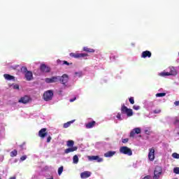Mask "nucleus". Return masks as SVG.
<instances>
[{"instance_id": "393cba45", "label": "nucleus", "mask_w": 179, "mask_h": 179, "mask_svg": "<svg viewBox=\"0 0 179 179\" xmlns=\"http://www.w3.org/2000/svg\"><path fill=\"white\" fill-rule=\"evenodd\" d=\"M73 164H78V163H79V157H78L77 155L73 156Z\"/></svg>"}, {"instance_id": "423d86ee", "label": "nucleus", "mask_w": 179, "mask_h": 179, "mask_svg": "<svg viewBox=\"0 0 179 179\" xmlns=\"http://www.w3.org/2000/svg\"><path fill=\"white\" fill-rule=\"evenodd\" d=\"M59 76H52L51 78H46L45 79V83H57L59 82Z\"/></svg>"}, {"instance_id": "c85d7f7f", "label": "nucleus", "mask_w": 179, "mask_h": 179, "mask_svg": "<svg viewBox=\"0 0 179 179\" xmlns=\"http://www.w3.org/2000/svg\"><path fill=\"white\" fill-rule=\"evenodd\" d=\"M162 113V109L160 108H157L153 110L154 114H160Z\"/></svg>"}, {"instance_id": "39448f33", "label": "nucleus", "mask_w": 179, "mask_h": 179, "mask_svg": "<svg viewBox=\"0 0 179 179\" xmlns=\"http://www.w3.org/2000/svg\"><path fill=\"white\" fill-rule=\"evenodd\" d=\"M121 113L122 114H127V117H132L134 115L132 109L127 108L125 106H122Z\"/></svg>"}, {"instance_id": "a19ab883", "label": "nucleus", "mask_w": 179, "mask_h": 179, "mask_svg": "<svg viewBox=\"0 0 179 179\" xmlns=\"http://www.w3.org/2000/svg\"><path fill=\"white\" fill-rule=\"evenodd\" d=\"M63 65H67V66H69V63L66 61H63Z\"/></svg>"}, {"instance_id": "4468645a", "label": "nucleus", "mask_w": 179, "mask_h": 179, "mask_svg": "<svg viewBox=\"0 0 179 179\" xmlns=\"http://www.w3.org/2000/svg\"><path fill=\"white\" fill-rule=\"evenodd\" d=\"M26 80H33V73L31 71H27L24 74Z\"/></svg>"}, {"instance_id": "37998d69", "label": "nucleus", "mask_w": 179, "mask_h": 179, "mask_svg": "<svg viewBox=\"0 0 179 179\" xmlns=\"http://www.w3.org/2000/svg\"><path fill=\"white\" fill-rule=\"evenodd\" d=\"M110 61H114V59H115V56L114 55L110 56Z\"/></svg>"}, {"instance_id": "8fccbe9b", "label": "nucleus", "mask_w": 179, "mask_h": 179, "mask_svg": "<svg viewBox=\"0 0 179 179\" xmlns=\"http://www.w3.org/2000/svg\"><path fill=\"white\" fill-rule=\"evenodd\" d=\"M0 179H1V176H0Z\"/></svg>"}, {"instance_id": "f704fd0d", "label": "nucleus", "mask_w": 179, "mask_h": 179, "mask_svg": "<svg viewBox=\"0 0 179 179\" xmlns=\"http://www.w3.org/2000/svg\"><path fill=\"white\" fill-rule=\"evenodd\" d=\"M129 101L131 104H135V100L134 99V97H132V96L129 99Z\"/></svg>"}, {"instance_id": "72a5a7b5", "label": "nucleus", "mask_w": 179, "mask_h": 179, "mask_svg": "<svg viewBox=\"0 0 179 179\" xmlns=\"http://www.w3.org/2000/svg\"><path fill=\"white\" fill-rule=\"evenodd\" d=\"M21 72H23V73H26V72H29V71H27V68L23 66L21 68Z\"/></svg>"}, {"instance_id": "f3484780", "label": "nucleus", "mask_w": 179, "mask_h": 179, "mask_svg": "<svg viewBox=\"0 0 179 179\" xmlns=\"http://www.w3.org/2000/svg\"><path fill=\"white\" fill-rule=\"evenodd\" d=\"M38 136L41 138H45V136H47V129H41L38 132Z\"/></svg>"}, {"instance_id": "c9c22d12", "label": "nucleus", "mask_w": 179, "mask_h": 179, "mask_svg": "<svg viewBox=\"0 0 179 179\" xmlns=\"http://www.w3.org/2000/svg\"><path fill=\"white\" fill-rule=\"evenodd\" d=\"M173 173H174L175 174H179V167H175V168L173 169Z\"/></svg>"}, {"instance_id": "6ab92c4d", "label": "nucleus", "mask_w": 179, "mask_h": 179, "mask_svg": "<svg viewBox=\"0 0 179 179\" xmlns=\"http://www.w3.org/2000/svg\"><path fill=\"white\" fill-rule=\"evenodd\" d=\"M115 151H108L104 154L105 157H113L115 155Z\"/></svg>"}, {"instance_id": "2eb2a0df", "label": "nucleus", "mask_w": 179, "mask_h": 179, "mask_svg": "<svg viewBox=\"0 0 179 179\" xmlns=\"http://www.w3.org/2000/svg\"><path fill=\"white\" fill-rule=\"evenodd\" d=\"M90 176H92V173L90 171H84L80 173V178L83 179L89 178V177H90Z\"/></svg>"}, {"instance_id": "c756f323", "label": "nucleus", "mask_w": 179, "mask_h": 179, "mask_svg": "<svg viewBox=\"0 0 179 179\" xmlns=\"http://www.w3.org/2000/svg\"><path fill=\"white\" fill-rule=\"evenodd\" d=\"M15 156H17V150H14L10 152V157H15Z\"/></svg>"}, {"instance_id": "473e14b6", "label": "nucleus", "mask_w": 179, "mask_h": 179, "mask_svg": "<svg viewBox=\"0 0 179 179\" xmlns=\"http://www.w3.org/2000/svg\"><path fill=\"white\" fill-rule=\"evenodd\" d=\"M172 157H173V159H179V154L177 152H173L172 154Z\"/></svg>"}, {"instance_id": "dca6fc26", "label": "nucleus", "mask_w": 179, "mask_h": 179, "mask_svg": "<svg viewBox=\"0 0 179 179\" xmlns=\"http://www.w3.org/2000/svg\"><path fill=\"white\" fill-rule=\"evenodd\" d=\"M41 71L42 72H45V73H48V72H50L51 71V69H50V67L45 64H41Z\"/></svg>"}, {"instance_id": "ddd939ff", "label": "nucleus", "mask_w": 179, "mask_h": 179, "mask_svg": "<svg viewBox=\"0 0 179 179\" xmlns=\"http://www.w3.org/2000/svg\"><path fill=\"white\" fill-rule=\"evenodd\" d=\"M141 58H150L152 57V52L149 50L143 51L141 55Z\"/></svg>"}, {"instance_id": "aec40b11", "label": "nucleus", "mask_w": 179, "mask_h": 179, "mask_svg": "<svg viewBox=\"0 0 179 179\" xmlns=\"http://www.w3.org/2000/svg\"><path fill=\"white\" fill-rule=\"evenodd\" d=\"M94 125H96V122L92 121V122H90L87 124H86L85 127L87 129H90V128H93V127H94Z\"/></svg>"}, {"instance_id": "09e8293b", "label": "nucleus", "mask_w": 179, "mask_h": 179, "mask_svg": "<svg viewBox=\"0 0 179 179\" xmlns=\"http://www.w3.org/2000/svg\"><path fill=\"white\" fill-rule=\"evenodd\" d=\"M9 179H16V177L15 176H13L11 178H10Z\"/></svg>"}, {"instance_id": "ea45409f", "label": "nucleus", "mask_w": 179, "mask_h": 179, "mask_svg": "<svg viewBox=\"0 0 179 179\" xmlns=\"http://www.w3.org/2000/svg\"><path fill=\"white\" fill-rule=\"evenodd\" d=\"M152 178V176H145L144 178H143L142 179H151Z\"/></svg>"}, {"instance_id": "5701e85b", "label": "nucleus", "mask_w": 179, "mask_h": 179, "mask_svg": "<svg viewBox=\"0 0 179 179\" xmlns=\"http://www.w3.org/2000/svg\"><path fill=\"white\" fill-rule=\"evenodd\" d=\"M73 145H75V142L72 140H69L66 142V145L68 146V148H75V146H73Z\"/></svg>"}, {"instance_id": "79ce46f5", "label": "nucleus", "mask_w": 179, "mask_h": 179, "mask_svg": "<svg viewBox=\"0 0 179 179\" xmlns=\"http://www.w3.org/2000/svg\"><path fill=\"white\" fill-rule=\"evenodd\" d=\"M128 141H129L128 138H124V139L122 140V143H128Z\"/></svg>"}, {"instance_id": "2f4dec72", "label": "nucleus", "mask_w": 179, "mask_h": 179, "mask_svg": "<svg viewBox=\"0 0 179 179\" xmlns=\"http://www.w3.org/2000/svg\"><path fill=\"white\" fill-rule=\"evenodd\" d=\"M156 97H164L166 96V93L162 92V93H157L156 94Z\"/></svg>"}, {"instance_id": "7c9ffc66", "label": "nucleus", "mask_w": 179, "mask_h": 179, "mask_svg": "<svg viewBox=\"0 0 179 179\" xmlns=\"http://www.w3.org/2000/svg\"><path fill=\"white\" fill-rule=\"evenodd\" d=\"M116 118L119 120V121H122L124 120V117L121 115V113H118L116 115Z\"/></svg>"}, {"instance_id": "f03ea898", "label": "nucleus", "mask_w": 179, "mask_h": 179, "mask_svg": "<svg viewBox=\"0 0 179 179\" xmlns=\"http://www.w3.org/2000/svg\"><path fill=\"white\" fill-rule=\"evenodd\" d=\"M52 97H54V91L51 90L45 92L43 94V99L45 101H50L52 100Z\"/></svg>"}, {"instance_id": "b1692460", "label": "nucleus", "mask_w": 179, "mask_h": 179, "mask_svg": "<svg viewBox=\"0 0 179 179\" xmlns=\"http://www.w3.org/2000/svg\"><path fill=\"white\" fill-rule=\"evenodd\" d=\"M83 51H85V52H91V53H93V52H95L94 49L90 48L88 47H84L83 48Z\"/></svg>"}, {"instance_id": "a18cd8bd", "label": "nucleus", "mask_w": 179, "mask_h": 179, "mask_svg": "<svg viewBox=\"0 0 179 179\" xmlns=\"http://www.w3.org/2000/svg\"><path fill=\"white\" fill-rule=\"evenodd\" d=\"M47 142H48V143L51 142V137H50V136H49V137L47 138Z\"/></svg>"}, {"instance_id": "de8ad7c7", "label": "nucleus", "mask_w": 179, "mask_h": 179, "mask_svg": "<svg viewBox=\"0 0 179 179\" xmlns=\"http://www.w3.org/2000/svg\"><path fill=\"white\" fill-rule=\"evenodd\" d=\"M46 179H54V176H50L49 177L46 178Z\"/></svg>"}, {"instance_id": "412c9836", "label": "nucleus", "mask_w": 179, "mask_h": 179, "mask_svg": "<svg viewBox=\"0 0 179 179\" xmlns=\"http://www.w3.org/2000/svg\"><path fill=\"white\" fill-rule=\"evenodd\" d=\"M3 77L6 79V80H15V77L9 74H4Z\"/></svg>"}, {"instance_id": "1a4fd4ad", "label": "nucleus", "mask_w": 179, "mask_h": 179, "mask_svg": "<svg viewBox=\"0 0 179 179\" xmlns=\"http://www.w3.org/2000/svg\"><path fill=\"white\" fill-rule=\"evenodd\" d=\"M70 57L73 58H85V57H87V54L86 53H70Z\"/></svg>"}, {"instance_id": "9b49d317", "label": "nucleus", "mask_w": 179, "mask_h": 179, "mask_svg": "<svg viewBox=\"0 0 179 179\" xmlns=\"http://www.w3.org/2000/svg\"><path fill=\"white\" fill-rule=\"evenodd\" d=\"M88 159L90 162H93V160H96L98 163H101V162H103V158H100V157L97 155L89 156Z\"/></svg>"}, {"instance_id": "4be33fe9", "label": "nucleus", "mask_w": 179, "mask_h": 179, "mask_svg": "<svg viewBox=\"0 0 179 179\" xmlns=\"http://www.w3.org/2000/svg\"><path fill=\"white\" fill-rule=\"evenodd\" d=\"M73 122H75V120L67 122L66 123L64 124L63 127L64 128H69V127H71V125H72V124H73Z\"/></svg>"}, {"instance_id": "bb28decb", "label": "nucleus", "mask_w": 179, "mask_h": 179, "mask_svg": "<svg viewBox=\"0 0 179 179\" xmlns=\"http://www.w3.org/2000/svg\"><path fill=\"white\" fill-rule=\"evenodd\" d=\"M63 172H64V166H60L57 170L58 176H62Z\"/></svg>"}, {"instance_id": "a878e982", "label": "nucleus", "mask_w": 179, "mask_h": 179, "mask_svg": "<svg viewBox=\"0 0 179 179\" xmlns=\"http://www.w3.org/2000/svg\"><path fill=\"white\" fill-rule=\"evenodd\" d=\"M74 76H75V78H82V76H83V72H82V71H76L74 73Z\"/></svg>"}, {"instance_id": "e433bc0d", "label": "nucleus", "mask_w": 179, "mask_h": 179, "mask_svg": "<svg viewBox=\"0 0 179 179\" xmlns=\"http://www.w3.org/2000/svg\"><path fill=\"white\" fill-rule=\"evenodd\" d=\"M26 159H27V155H24V156L20 157V161L21 162H24V160H26Z\"/></svg>"}, {"instance_id": "f8f14e48", "label": "nucleus", "mask_w": 179, "mask_h": 179, "mask_svg": "<svg viewBox=\"0 0 179 179\" xmlns=\"http://www.w3.org/2000/svg\"><path fill=\"white\" fill-rule=\"evenodd\" d=\"M30 101V96H24L23 97H21L18 102L22 103V104H27Z\"/></svg>"}, {"instance_id": "6e6552de", "label": "nucleus", "mask_w": 179, "mask_h": 179, "mask_svg": "<svg viewBox=\"0 0 179 179\" xmlns=\"http://www.w3.org/2000/svg\"><path fill=\"white\" fill-rule=\"evenodd\" d=\"M141 132H142V129H141V127H136L131 131L129 136H130V138H134V136H135L136 134L137 135H139V134H141Z\"/></svg>"}, {"instance_id": "20e7f679", "label": "nucleus", "mask_w": 179, "mask_h": 179, "mask_svg": "<svg viewBox=\"0 0 179 179\" xmlns=\"http://www.w3.org/2000/svg\"><path fill=\"white\" fill-rule=\"evenodd\" d=\"M163 173V169L161 166H157L154 171V176L153 179H159L160 176H162Z\"/></svg>"}, {"instance_id": "4c0bfd02", "label": "nucleus", "mask_w": 179, "mask_h": 179, "mask_svg": "<svg viewBox=\"0 0 179 179\" xmlns=\"http://www.w3.org/2000/svg\"><path fill=\"white\" fill-rule=\"evenodd\" d=\"M133 108H134V110H140V109H141V106L134 105V106H133Z\"/></svg>"}, {"instance_id": "9d476101", "label": "nucleus", "mask_w": 179, "mask_h": 179, "mask_svg": "<svg viewBox=\"0 0 179 179\" xmlns=\"http://www.w3.org/2000/svg\"><path fill=\"white\" fill-rule=\"evenodd\" d=\"M148 159L149 160H150V162H153V160H155V148H154L149 149Z\"/></svg>"}, {"instance_id": "a211bd4d", "label": "nucleus", "mask_w": 179, "mask_h": 179, "mask_svg": "<svg viewBox=\"0 0 179 179\" xmlns=\"http://www.w3.org/2000/svg\"><path fill=\"white\" fill-rule=\"evenodd\" d=\"M76 150H78V147H76V146L71 147V148L66 149L64 150V153L66 155H68V153H71L72 152H76Z\"/></svg>"}, {"instance_id": "c03bdc74", "label": "nucleus", "mask_w": 179, "mask_h": 179, "mask_svg": "<svg viewBox=\"0 0 179 179\" xmlns=\"http://www.w3.org/2000/svg\"><path fill=\"white\" fill-rule=\"evenodd\" d=\"M174 105L176 106H179V101H175Z\"/></svg>"}, {"instance_id": "7ed1b4c3", "label": "nucleus", "mask_w": 179, "mask_h": 179, "mask_svg": "<svg viewBox=\"0 0 179 179\" xmlns=\"http://www.w3.org/2000/svg\"><path fill=\"white\" fill-rule=\"evenodd\" d=\"M120 153L127 156H132V150L127 146H122L120 148Z\"/></svg>"}, {"instance_id": "f257e3e1", "label": "nucleus", "mask_w": 179, "mask_h": 179, "mask_svg": "<svg viewBox=\"0 0 179 179\" xmlns=\"http://www.w3.org/2000/svg\"><path fill=\"white\" fill-rule=\"evenodd\" d=\"M169 71H164L158 74L159 76L164 78L166 76H177V69L174 66H169L167 69Z\"/></svg>"}, {"instance_id": "cd10ccee", "label": "nucleus", "mask_w": 179, "mask_h": 179, "mask_svg": "<svg viewBox=\"0 0 179 179\" xmlns=\"http://www.w3.org/2000/svg\"><path fill=\"white\" fill-rule=\"evenodd\" d=\"M144 132L146 135H150L152 134V131H150V128L147 127L144 129Z\"/></svg>"}, {"instance_id": "49530a36", "label": "nucleus", "mask_w": 179, "mask_h": 179, "mask_svg": "<svg viewBox=\"0 0 179 179\" xmlns=\"http://www.w3.org/2000/svg\"><path fill=\"white\" fill-rule=\"evenodd\" d=\"M75 100H76V98L71 99H70V102H71V103H73V101H75Z\"/></svg>"}, {"instance_id": "58836bf2", "label": "nucleus", "mask_w": 179, "mask_h": 179, "mask_svg": "<svg viewBox=\"0 0 179 179\" xmlns=\"http://www.w3.org/2000/svg\"><path fill=\"white\" fill-rule=\"evenodd\" d=\"M13 89L19 90V85H17V84L13 85Z\"/></svg>"}, {"instance_id": "0eeeda50", "label": "nucleus", "mask_w": 179, "mask_h": 179, "mask_svg": "<svg viewBox=\"0 0 179 179\" xmlns=\"http://www.w3.org/2000/svg\"><path fill=\"white\" fill-rule=\"evenodd\" d=\"M59 78L60 79L59 82H61V83L64 85V86H66V83H68L69 80V76H68V75L66 74H64L62 77L59 76Z\"/></svg>"}]
</instances>
